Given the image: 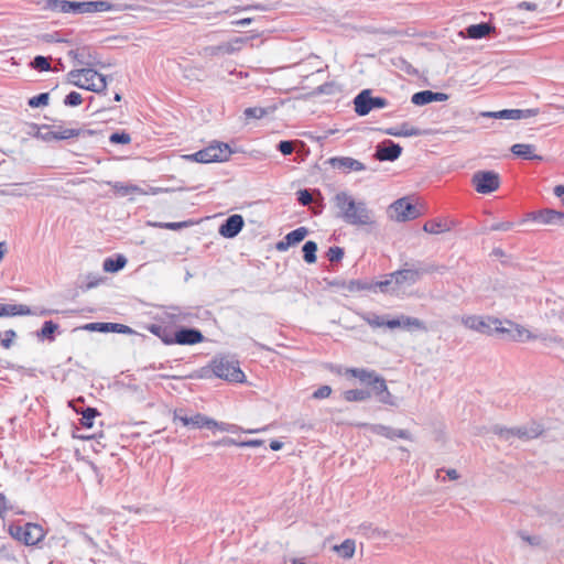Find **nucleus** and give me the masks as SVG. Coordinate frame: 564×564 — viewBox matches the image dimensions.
I'll return each instance as SVG.
<instances>
[{
  "label": "nucleus",
  "instance_id": "obj_2",
  "mask_svg": "<svg viewBox=\"0 0 564 564\" xmlns=\"http://www.w3.org/2000/svg\"><path fill=\"white\" fill-rule=\"evenodd\" d=\"M447 271V267L438 265L435 263H422L417 262V265H412L406 262L404 267L400 270H397L389 274L392 279H394L395 285L415 284L424 274H431L437 272L440 274H444Z\"/></svg>",
  "mask_w": 564,
  "mask_h": 564
},
{
  "label": "nucleus",
  "instance_id": "obj_27",
  "mask_svg": "<svg viewBox=\"0 0 564 564\" xmlns=\"http://www.w3.org/2000/svg\"><path fill=\"white\" fill-rule=\"evenodd\" d=\"M31 314L32 311L28 305L0 303V317L25 316Z\"/></svg>",
  "mask_w": 564,
  "mask_h": 564
},
{
  "label": "nucleus",
  "instance_id": "obj_20",
  "mask_svg": "<svg viewBox=\"0 0 564 564\" xmlns=\"http://www.w3.org/2000/svg\"><path fill=\"white\" fill-rule=\"evenodd\" d=\"M308 230L306 227H299L289 234L285 237L276 242L275 249L280 252L286 251L291 246L300 243L307 236Z\"/></svg>",
  "mask_w": 564,
  "mask_h": 564
},
{
  "label": "nucleus",
  "instance_id": "obj_9",
  "mask_svg": "<svg viewBox=\"0 0 564 564\" xmlns=\"http://www.w3.org/2000/svg\"><path fill=\"white\" fill-rule=\"evenodd\" d=\"M471 184L477 193L490 194L499 188L500 176L495 171H477L471 177Z\"/></svg>",
  "mask_w": 564,
  "mask_h": 564
},
{
  "label": "nucleus",
  "instance_id": "obj_3",
  "mask_svg": "<svg viewBox=\"0 0 564 564\" xmlns=\"http://www.w3.org/2000/svg\"><path fill=\"white\" fill-rule=\"evenodd\" d=\"M67 82L78 88L94 93H102L107 88V77L93 67L72 69L67 73Z\"/></svg>",
  "mask_w": 564,
  "mask_h": 564
},
{
  "label": "nucleus",
  "instance_id": "obj_39",
  "mask_svg": "<svg viewBox=\"0 0 564 564\" xmlns=\"http://www.w3.org/2000/svg\"><path fill=\"white\" fill-rule=\"evenodd\" d=\"M355 549V541L349 539L345 540L340 545L335 546V550L343 558H351L354 556Z\"/></svg>",
  "mask_w": 564,
  "mask_h": 564
},
{
  "label": "nucleus",
  "instance_id": "obj_13",
  "mask_svg": "<svg viewBox=\"0 0 564 564\" xmlns=\"http://www.w3.org/2000/svg\"><path fill=\"white\" fill-rule=\"evenodd\" d=\"M539 113V109H502L499 111L482 112V117L506 119V120H521L534 117Z\"/></svg>",
  "mask_w": 564,
  "mask_h": 564
},
{
  "label": "nucleus",
  "instance_id": "obj_54",
  "mask_svg": "<svg viewBox=\"0 0 564 564\" xmlns=\"http://www.w3.org/2000/svg\"><path fill=\"white\" fill-rule=\"evenodd\" d=\"M371 387V395L377 392H381V389H387V383L383 377L377 375L375 379L371 380V383L369 384Z\"/></svg>",
  "mask_w": 564,
  "mask_h": 564
},
{
  "label": "nucleus",
  "instance_id": "obj_61",
  "mask_svg": "<svg viewBox=\"0 0 564 564\" xmlns=\"http://www.w3.org/2000/svg\"><path fill=\"white\" fill-rule=\"evenodd\" d=\"M513 228V223L511 221H500L494 223L490 225L487 230L489 231H508Z\"/></svg>",
  "mask_w": 564,
  "mask_h": 564
},
{
  "label": "nucleus",
  "instance_id": "obj_60",
  "mask_svg": "<svg viewBox=\"0 0 564 564\" xmlns=\"http://www.w3.org/2000/svg\"><path fill=\"white\" fill-rule=\"evenodd\" d=\"M214 429L219 430L221 432H229V433H236L239 430V427L235 424L217 422V421H216V425L209 426V430H214Z\"/></svg>",
  "mask_w": 564,
  "mask_h": 564
},
{
  "label": "nucleus",
  "instance_id": "obj_50",
  "mask_svg": "<svg viewBox=\"0 0 564 564\" xmlns=\"http://www.w3.org/2000/svg\"><path fill=\"white\" fill-rule=\"evenodd\" d=\"M519 538L531 546H541L543 540L540 535H530L524 531L518 532Z\"/></svg>",
  "mask_w": 564,
  "mask_h": 564
},
{
  "label": "nucleus",
  "instance_id": "obj_12",
  "mask_svg": "<svg viewBox=\"0 0 564 564\" xmlns=\"http://www.w3.org/2000/svg\"><path fill=\"white\" fill-rule=\"evenodd\" d=\"M401 154L402 147L390 139H387L377 144L373 156L378 161L393 162L398 160Z\"/></svg>",
  "mask_w": 564,
  "mask_h": 564
},
{
  "label": "nucleus",
  "instance_id": "obj_38",
  "mask_svg": "<svg viewBox=\"0 0 564 564\" xmlns=\"http://www.w3.org/2000/svg\"><path fill=\"white\" fill-rule=\"evenodd\" d=\"M303 259L306 263H315L316 262V252H317V243L315 241L308 240L303 247Z\"/></svg>",
  "mask_w": 564,
  "mask_h": 564
},
{
  "label": "nucleus",
  "instance_id": "obj_19",
  "mask_svg": "<svg viewBox=\"0 0 564 564\" xmlns=\"http://www.w3.org/2000/svg\"><path fill=\"white\" fill-rule=\"evenodd\" d=\"M529 216L532 220L544 225H564V213L555 209L545 208L539 212L530 213Z\"/></svg>",
  "mask_w": 564,
  "mask_h": 564
},
{
  "label": "nucleus",
  "instance_id": "obj_45",
  "mask_svg": "<svg viewBox=\"0 0 564 564\" xmlns=\"http://www.w3.org/2000/svg\"><path fill=\"white\" fill-rule=\"evenodd\" d=\"M17 336L18 335H17L15 330H13V329H7L4 332H0V345L4 349L11 348Z\"/></svg>",
  "mask_w": 564,
  "mask_h": 564
},
{
  "label": "nucleus",
  "instance_id": "obj_62",
  "mask_svg": "<svg viewBox=\"0 0 564 564\" xmlns=\"http://www.w3.org/2000/svg\"><path fill=\"white\" fill-rule=\"evenodd\" d=\"M313 200L312 194L308 189H300L297 192V202L302 206H308Z\"/></svg>",
  "mask_w": 564,
  "mask_h": 564
},
{
  "label": "nucleus",
  "instance_id": "obj_29",
  "mask_svg": "<svg viewBox=\"0 0 564 564\" xmlns=\"http://www.w3.org/2000/svg\"><path fill=\"white\" fill-rule=\"evenodd\" d=\"M127 264V258L122 254H118L116 258H106L102 263L105 272L115 273L123 269Z\"/></svg>",
  "mask_w": 564,
  "mask_h": 564
},
{
  "label": "nucleus",
  "instance_id": "obj_46",
  "mask_svg": "<svg viewBox=\"0 0 564 564\" xmlns=\"http://www.w3.org/2000/svg\"><path fill=\"white\" fill-rule=\"evenodd\" d=\"M192 225H193V221H191V220L177 221V223H155V224H153L154 227L170 229V230H180L183 228H187Z\"/></svg>",
  "mask_w": 564,
  "mask_h": 564
},
{
  "label": "nucleus",
  "instance_id": "obj_51",
  "mask_svg": "<svg viewBox=\"0 0 564 564\" xmlns=\"http://www.w3.org/2000/svg\"><path fill=\"white\" fill-rule=\"evenodd\" d=\"M376 397L380 403L388 404V405H397L394 397L390 393V391L387 389H381V392H377Z\"/></svg>",
  "mask_w": 564,
  "mask_h": 564
},
{
  "label": "nucleus",
  "instance_id": "obj_56",
  "mask_svg": "<svg viewBox=\"0 0 564 564\" xmlns=\"http://www.w3.org/2000/svg\"><path fill=\"white\" fill-rule=\"evenodd\" d=\"M119 333V334H132L133 329L127 325L118 324V323H108V333Z\"/></svg>",
  "mask_w": 564,
  "mask_h": 564
},
{
  "label": "nucleus",
  "instance_id": "obj_23",
  "mask_svg": "<svg viewBox=\"0 0 564 564\" xmlns=\"http://www.w3.org/2000/svg\"><path fill=\"white\" fill-rule=\"evenodd\" d=\"M510 151L512 154L523 159L531 161H542L543 158L541 155L535 154V145L529 143H516L511 147Z\"/></svg>",
  "mask_w": 564,
  "mask_h": 564
},
{
  "label": "nucleus",
  "instance_id": "obj_42",
  "mask_svg": "<svg viewBox=\"0 0 564 564\" xmlns=\"http://www.w3.org/2000/svg\"><path fill=\"white\" fill-rule=\"evenodd\" d=\"M53 128H55V126L42 124L39 128L36 138L45 142L56 141V134Z\"/></svg>",
  "mask_w": 564,
  "mask_h": 564
},
{
  "label": "nucleus",
  "instance_id": "obj_14",
  "mask_svg": "<svg viewBox=\"0 0 564 564\" xmlns=\"http://www.w3.org/2000/svg\"><path fill=\"white\" fill-rule=\"evenodd\" d=\"M327 163L336 170L347 174L350 172H360L366 170V165L350 156H334L328 159Z\"/></svg>",
  "mask_w": 564,
  "mask_h": 564
},
{
  "label": "nucleus",
  "instance_id": "obj_11",
  "mask_svg": "<svg viewBox=\"0 0 564 564\" xmlns=\"http://www.w3.org/2000/svg\"><path fill=\"white\" fill-rule=\"evenodd\" d=\"M462 323L469 329L476 330L485 335L497 334L495 330L496 326L501 325V321L498 318L469 315L462 318Z\"/></svg>",
  "mask_w": 564,
  "mask_h": 564
},
{
  "label": "nucleus",
  "instance_id": "obj_4",
  "mask_svg": "<svg viewBox=\"0 0 564 564\" xmlns=\"http://www.w3.org/2000/svg\"><path fill=\"white\" fill-rule=\"evenodd\" d=\"M209 368L214 376L219 379L237 383L245 382L246 380V376L240 369L239 362L228 357H215L210 361Z\"/></svg>",
  "mask_w": 564,
  "mask_h": 564
},
{
  "label": "nucleus",
  "instance_id": "obj_57",
  "mask_svg": "<svg viewBox=\"0 0 564 564\" xmlns=\"http://www.w3.org/2000/svg\"><path fill=\"white\" fill-rule=\"evenodd\" d=\"M83 329L89 330V332H100V333H108V323H88L83 326Z\"/></svg>",
  "mask_w": 564,
  "mask_h": 564
},
{
  "label": "nucleus",
  "instance_id": "obj_44",
  "mask_svg": "<svg viewBox=\"0 0 564 564\" xmlns=\"http://www.w3.org/2000/svg\"><path fill=\"white\" fill-rule=\"evenodd\" d=\"M109 184L121 196H127L129 194L137 193V192L141 191L140 187H138L137 185L123 184L120 182H116L113 184L109 183Z\"/></svg>",
  "mask_w": 564,
  "mask_h": 564
},
{
  "label": "nucleus",
  "instance_id": "obj_34",
  "mask_svg": "<svg viewBox=\"0 0 564 564\" xmlns=\"http://www.w3.org/2000/svg\"><path fill=\"white\" fill-rule=\"evenodd\" d=\"M371 391L368 389H351L344 392V399L348 402H360L368 400Z\"/></svg>",
  "mask_w": 564,
  "mask_h": 564
},
{
  "label": "nucleus",
  "instance_id": "obj_49",
  "mask_svg": "<svg viewBox=\"0 0 564 564\" xmlns=\"http://www.w3.org/2000/svg\"><path fill=\"white\" fill-rule=\"evenodd\" d=\"M109 141L113 144H128L131 141V137L126 131L113 132L110 134Z\"/></svg>",
  "mask_w": 564,
  "mask_h": 564
},
{
  "label": "nucleus",
  "instance_id": "obj_41",
  "mask_svg": "<svg viewBox=\"0 0 564 564\" xmlns=\"http://www.w3.org/2000/svg\"><path fill=\"white\" fill-rule=\"evenodd\" d=\"M30 66L39 72H48L51 70L50 57H45L43 55H36L30 63Z\"/></svg>",
  "mask_w": 564,
  "mask_h": 564
},
{
  "label": "nucleus",
  "instance_id": "obj_59",
  "mask_svg": "<svg viewBox=\"0 0 564 564\" xmlns=\"http://www.w3.org/2000/svg\"><path fill=\"white\" fill-rule=\"evenodd\" d=\"M392 283H394V279L389 276L386 280L378 281L376 283H371L372 284V289L371 290L376 291L377 289H379L382 293H386V292L390 291V285Z\"/></svg>",
  "mask_w": 564,
  "mask_h": 564
},
{
  "label": "nucleus",
  "instance_id": "obj_58",
  "mask_svg": "<svg viewBox=\"0 0 564 564\" xmlns=\"http://www.w3.org/2000/svg\"><path fill=\"white\" fill-rule=\"evenodd\" d=\"M276 149L283 154V155H290L294 151V142L290 140H282L278 143Z\"/></svg>",
  "mask_w": 564,
  "mask_h": 564
},
{
  "label": "nucleus",
  "instance_id": "obj_55",
  "mask_svg": "<svg viewBox=\"0 0 564 564\" xmlns=\"http://www.w3.org/2000/svg\"><path fill=\"white\" fill-rule=\"evenodd\" d=\"M86 280H87V282L84 285H80V289L83 291H88L90 289H94L102 282V278H100L96 274H88L86 276Z\"/></svg>",
  "mask_w": 564,
  "mask_h": 564
},
{
  "label": "nucleus",
  "instance_id": "obj_8",
  "mask_svg": "<svg viewBox=\"0 0 564 564\" xmlns=\"http://www.w3.org/2000/svg\"><path fill=\"white\" fill-rule=\"evenodd\" d=\"M355 112L360 116H367L373 109L384 108L389 101L383 97H373L370 89L361 90L354 98Z\"/></svg>",
  "mask_w": 564,
  "mask_h": 564
},
{
  "label": "nucleus",
  "instance_id": "obj_31",
  "mask_svg": "<svg viewBox=\"0 0 564 564\" xmlns=\"http://www.w3.org/2000/svg\"><path fill=\"white\" fill-rule=\"evenodd\" d=\"M276 110L275 106H270L267 108L262 107H249L246 108L243 115L247 120L249 119H261L270 113H273Z\"/></svg>",
  "mask_w": 564,
  "mask_h": 564
},
{
  "label": "nucleus",
  "instance_id": "obj_32",
  "mask_svg": "<svg viewBox=\"0 0 564 564\" xmlns=\"http://www.w3.org/2000/svg\"><path fill=\"white\" fill-rule=\"evenodd\" d=\"M348 375L360 380V382L370 384L371 380L376 378L377 372L373 370H367L362 368H349L346 371Z\"/></svg>",
  "mask_w": 564,
  "mask_h": 564
},
{
  "label": "nucleus",
  "instance_id": "obj_5",
  "mask_svg": "<svg viewBox=\"0 0 564 564\" xmlns=\"http://www.w3.org/2000/svg\"><path fill=\"white\" fill-rule=\"evenodd\" d=\"M232 150L225 142L214 141L208 147L184 158L198 163L226 162L230 159Z\"/></svg>",
  "mask_w": 564,
  "mask_h": 564
},
{
  "label": "nucleus",
  "instance_id": "obj_10",
  "mask_svg": "<svg viewBox=\"0 0 564 564\" xmlns=\"http://www.w3.org/2000/svg\"><path fill=\"white\" fill-rule=\"evenodd\" d=\"M389 216L397 221H408L420 216L417 207L406 197L399 198L389 206Z\"/></svg>",
  "mask_w": 564,
  "mask_h": 564
},
{
  "label": "nucleus",
  "instance_id": "obj_47",
  "mask_svg": "<svg viewBox=\"0 0 564 564\" xmlns=\"http://www.w3.org/2000/svg\"><path fill=\"white\" fill-rule=\"evenodd\" d=\"M48 100H50V94L41 93V94L30 98L28 101V105L31 108H37V107L46 106L48 104Z\"/></svg>",
  "mask_w": 564,
  "mask_h": 564
},
{
  "label": "nucleus",
  "instance_id": "obj_28",
  "mask_svg": "<svg viewBox=\"0 0 564 564\" xmlns=\"http://www.w3.org/2000/svg\"><path fill=\"white\" fill-rule=\"evenodd\" d=\"M492 26L487 22L471 24L465 29L466 35L469 39L478 40L487 36Z\"/></svg>",
  "mask_w": 564,
  "mask_h": 564
},
{
  "label": "nucleus",
  "instance_id": "obj_48",
  "mask_svg": "<svg viewBox=\"0 0 564 564\" xmlns=\"http://www.w3.org/2000/svg\"><path fill=\"white\" fill-rule=\"evenodd\" d=\"M362 319L372 327H381L384 326V318L380 315H377L375 313H366L362 314Z\"/></svg>",
  "mask_w": 564,
  "mask_h": 564
},
{
  "label": "nucleus",
  "instance_id": "obj_37",
  "mask_svg": "<svg viewBox=\"0 0 564 564\" xmlns=\"http://www.w3.org/2000/svg\"><path fill=\"white\" fill-rule=\"evenodd\" d=\"M189 425L194 429L206 427L209 430L210 425H216V421L204 414L197 413L194 416H189Z\"/></svg>",
  "mask_w": 564,
  "mask_h": 564
},
{
  "label": "nucleus",
  "instance_id": "obj_52",
  "mask_svg": "<svg viewBox=\"0 0 564 564\" xmlns=\"http://www.w3.org/2000/svg\"><path fill=\"white\" fill-rule=\"evenodd\" d=\"M344 254H345L344 248L337 247V246L330 247L326 253L328 260L332 263L339 262L343 259Z\"/></svg>",
  "mask_w": 564,
  "mask_h": 564
},
{
  "label": "nucleus",
  "instance_id": "obj_36",
  "mask_svg": "<svg viewBox=\"0 0 564 564\" xmlns=\"http://www.w3.org/2000/svg\"><path fill=\"white\" fill-rule=\"evenodd\" d=\"M113 7L112 3L105 0L85 1L86 13L110 11Z\"/></svg>",
  "mask_w": 564,
  "mask_h": 564
},
{
  "label": "nucleus",
  "instance_id": "obj_33",
  "mask_svg": "<svg viewBox=\"0 0 564 564\" xmlns=\"http://www.w3.org/2000/svg\"><path fill=\"white\" fill-rule=\"evenodd\" d=\"M423 230L429 234H441L451 230V226L447 221L432 219L424 224Z\"/></svg>",
  "mask_w": 564,
  "mask_h": 564
},
{
  "label": "nucleus",
  "instance_id": "obj_40",
  "mask_svg": "<svg viewBox=\"0 0 564 564\" xmlns=\"http://www.w3.org/2000/svg\"><path fill=\"white\" fill-rule=\"evenodd\" d=\"M99 415L100 413L96 408L88 406L82 412L80 424L84 427L90 429L94 425L95 417Z\"/></svg>",
  "mask_w": 564,
  "mask_h": 564
},
{
  "label": "nucleus",
  "instance_id": "obj_43",
  "mask_svg": "<svg viewBox=\"0 0 564 564\" xmlns=\"http://www.w3.org/2000/svg\"><path fill=\"white\" fill-rule=\"evenodd\" d=\"M411 101L415 106H424L432 101V90H421L412 95Z\"/></svg>",
  "mask_w": 564,
  "mask_h": 564
},
{
  "label": "nucleus",
  "instance_id": "obj_25",
  "mask_svg": "<svg viewBox=\"0 0 564 564\" xmlns=\"http://www.w3.org/2000/svg\"><path fill=\"white\" fill-rule=\"evenodd\" d=\"M383 132L392 137H419L423 135L424 131L421 129L410 126L408 122H403L398 128H388Z\"/></svg>",
  "mask_w": 564,
  "mask_h": 564
},
{
  "label": "nucleus",
  "instance_id": "obj_16",
  "mask_svg": "<svg viewBox=\"0 0 564 564\" xmlns=\"http://www.w3.org/2000/svg\"><path fill=\"white\" fill-rule=\"evenodd\" d=\"M510 326L509 328L500 326H496L495 330L497 334H500L503 338L514 340V341H524L527 339L533 338L531 333L524 327L517 325L510 321L507 322Z\"/></svg>",
  "mask_w": 564,
  "mask_h": 564
},
{
  "label": "nucleus",
  "instance_id": "obj_15",
  "mask_svg": "<svg viewBox=\"0 0 564 564\" xmlns=\"http://www.w3.org/2000/svg\"><path fill=\"white\" fill-rule=\"evenodd\" d=\"M205 340L203 333L197 328L180 327L174 332V344L196 345Z\"/></svg>",
  "mask_w": 564,
  "mask_h": 564
},
{
  "label": "nucleus",
  "instance_id": "obj_53",
  "mask_svg": "<svg viewBox=\"0 0 564 564\" xmlns=\"http://www.w3.org/2000/svg\"><path fill=\"white\" fill-rule=\"evenodd\" d=\"M83 101L82 95L77 91H70L64 98V105L67 107H76L79 106Z\"/></svg>",
  "mask_w": 564,
  "mask_h": 564
},
{
  "label": "nucleus",
  "instance_id": "obj_7",
  "mask_svg": "<svg viewBox=\"0 0 564 564\" xmlns=\"http://www.w3.org/2000/svg\"><path fill=\"white\" fill-rule=\"evenodd\" d=\"M9 533L13 539L23 542L25 545H35L44 539L42 527L32 522L24 525L11 524Z\"/></svg>",
  "mask_w": 564,
  "mask_h": 564
},
{
  "label": "nucleus",
  "instance_id": "obj_21",
  "mask_svg": "<svg viewBox=\"0 0 564 564\" xmlns=\"http://www.w3.org/2000/svg\"><path fill=\"white\" fill-rule=\"evenodd\" d=\"M68 56L73 58L78 65L85 67H94L99 64L96 53H91L88 47L70 50Z\"/></svg>",
  "mask_w": 564,
  "mask_h": 564
},
{
  "label": "nucleus",
  "instance_id": "obj_22",
  "mask_svg": "<svg viewBox=\"0 0 564 564\" xmlns=\"http://www.w3.org/2000/svg\"><path fill=\"white\" fill-rule=\"evenodd\" d=\"M330 285L336 286L338 289H344L350 293H356V292H361V291H367V290L370 291L372 289V284L367 281H364V280H350V281L334 280L333 282H330Z\"/></svg>",
  "mask_w": 564,
  "mask_h": 564
},
{
  "label": "nucleus",
  "instance_id": "obj_30",
  "mask_svg": "<svg viewBox=\"0 0 564 564\" xmlns=\"http://www.w3.org/2000/svg\"><path fill=\"white\" fill-rule=\"evenodd\" d=\"M58 329V324L53 321H45L42 328L36 332V337L40 340L53 341L55 339V332Z\"/></svg>",
  "mask_w": 564,
  "mask_h": 564
},
{
  "label": "nucleus",
  "instance_id": "obj_24",
  "mask_svg": "<svg viewBox=\"0 0 564 564\" xmlns=\"http://www.w3.org/2000/svg\"><path fill=\"white\" fill-rule=\"evenodd\" d=\"M56 134V141L68 140L73 138L87 137L95 134V131L89 129H64L62 126L53 128Z\"/></svg>",
  "mask_w": 564,
  "mask_h": 564
},
{
  "label": "nucleus",
  "instance_id": "obj_63",
  "mask_svg": "<svg viewBox=\"0 0 564 564\" xmlns=\"http://www.w3.org/2000/svg\"><path fill=\"white\" fill-rule=\"evenodd\" d=\"M173 311H177L171 313V317L175 318L177 322H191V318L193 316L189 312H182L177 307H172Z\"/></svg>",
  "mask_w": 564,
  "mask_h": 564
},
{
  "label": "nucleus",
  "instance_id": "obj_64",
  "mask_svg": "<svg viewBox=\"0 0 564 564\" xmlns=\"http://www.w3.org/2000/svg\"><path fill=\"white\" fill-rule=\"evenodd\" d=\"M332 393V388L329 386H321L317 390L314 391L313 398L315 399H324L329 397Z\"/></svg>",
  "mask_w": 564,
  "mask_h": 564
},
{
  "label": "nucleus",
  "instance_id": "obj_1",
  "mask_svg": "<svg viewBox=\"0 0 564 564\" xmlns=\"http://www.w3.org/2000/svg\"><path fill=\"white\" fill-rule=\"evenodd\" d=\"M334 204L339 210L338 218H341L346 224L351 226H368L375 227V214L368 208L364 200H356L347 192H339L334 196Z\"/></svg>",
  "mask_w": 564,
  "mask_h": 564
},
{
  "label": "nucleus",
  "instance_id": "obj_6",
  "mask_svg": "<svg viewBox=\"0 0 564 564\" xmlns=\"http://www.w3.org/2000/svg\"><path fill=\"white\" fill-rule=\"evenodd\" d=\"M491 432L507 442L510 441L511 437L529 441L539 437L543 433V427L536 422L516 427H505L496 424L491 427Z\"/></svg>",
  "mask_w": 564,
  "mask_h": 564
},
{
  "label": "nucleus",
  "instance_id": "obj_17",
  "mask_svg": "<svg viewBox=\"0 0 564 564\" xmlns=\"http://www.w3.org/2000/svg\"><path fill=\"white\" fill-rule=\"evenodd\" d=\"M245 226V220L241 215L234 214L230 215L225 221L219 226L218 232L224 238H235L242 230Z\"/></svg>",
  "mask_w": 564,
  "mask_h": 564
},
{
  "label": "nucleus",
  "instance_id": "obj_35",
  "mask_svg": "<svg viewBox=\"0 0 564 564\" xmlns=\"http://www.w3.org/2000/svg\"><path fill=\"white\" fill-rule=\"evenodd\" d=\"M72 1L69 0H46L44 9L63 13H70Z\"/></svg>",
  "mask_w": 564,
  "mask_h": 564
},
{
  "label": "nucleus",
  "instance_id": "obj_26",
  "mask_svg": "<svg viewBox=\"0 0 564 564\" xmlns=\"http://www.w3.org/2000/svg\"><path fill=\"white\" fill-rule=\"evenodd\" d=\"M147 329L159 337L165 345H174V332L171 327L161 324H150Z\"/></svg>",
  "mask_w": 564,
  "mask_h": 564
},
{
  "label": "nucleus",
  "instance_id": "obj_18",
  "mask_svg": "<svg viewBox=\"0 0 564 564\" xmlns=\"http://www.w3.org/2000/svg\"><path fill=\"white\" fill-rule=\"evenodd\" d=\"M367 426L369 431L373 434L383 436L389 440H394L397 437L403 440H411V433L408 430L393 429L391 426H387L383 424H362Z\"/></svg>",
  "mask_w": 564,
  "mask_h": 564
}]
</instances>
